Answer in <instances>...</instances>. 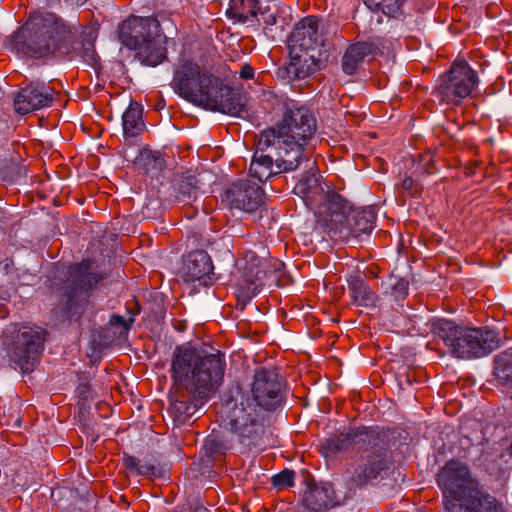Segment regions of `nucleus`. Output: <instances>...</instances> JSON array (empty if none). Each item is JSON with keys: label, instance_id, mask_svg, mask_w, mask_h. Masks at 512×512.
Masks as SVG:
<instances>
[{"label": "nucleus", "instance_id": "nucleus-10", "mask_svg": "<svg viewBox=\"0 0 512 512\" xmlns=\"http://www.w3.org/2000/svg\"><path fill=\"white\" fill-rule=\"evenodd\" d=\"M360 452L363 454L355 462L349 483L355 489L376 486L386 478L392 465L389 430L382 428L378 436Z\"/></svg>", "mask_w": 512, "mask_h": 512}, {"label": "nucleus", "instance_id": "nucleus-7", "mask_svg": "<svg viewBox=\"0 0 512 512\" xmlns=\"http://www.w3.org/2000/svg\"><path fill=\"white\" fill-rule=\"evenodd\" d=\"M429 325L450 356L456 359L482 358L500 346L498 332L489 327H469L447 318H432Z\"/></svg>", "mask_w": 512, "mask_h": 512}, {"label": "nucleus", "instance_id": "nucleus-16", "mask_svg": "<svg viewBox=\"0 0 512 512\" xmlns=\"http://www.w3.org/2000/svg\"><path fill=\"white\" fill-rule=\"evenodd\" d=\"M283 267L284 263L277 259L267 260L254 251H248L239 265L238 284L261 291L266 278L280 272Z\"/></svg>", "mask_w": 512, "mask_h": 512}, {"label": "nucleus", "instance_id": "nucleus-54", "mask_svg": "<svg viewBox=\"0 0 512 512\" xmlns=\"http://www.w3.org/2000/svg\"><path fill=\"white\" fill-rule=\"evenodd\" d=\"M7 168H9L13 171H17V174H19V167L16 164L12 163L10 165H7Z\"/></svg>", "mask_w": 512, "mask_h": 512}, {"label": "nucleus", "instance_id": "nucleus-41", "mask_svg": "<svg viewBox=\"0 0 512 512\" xmlns=\"http://www.w3.org/2000/svg\"><path fill=\"white\" fill-rule=\"evenodd\" d=\"M295 471L291 469H284L276 473L271 478V483L276 489H283L293 487L295 485Z\"/></svg>", "mask_w": 512, "mask_h": 512}, {"label": "nucleus", "instance_id": "nucleus-50", "mask_svg": "<svg viewBox=\"0 0 512 512\" xmlns=\"http://www.w3.org/2000/svg\"><path fill=\"white\" fill-rule=\"evenodd\" d=\"M78 407H79V414L81 417H84L86 414L90 411V402H84L81 400H78Z\"/></svg>", "mask_w": 512, "mask_h": 512}, {"label": "nucleus", "instance_id": "nucleus-21", "mask_svg": "<svg viewBox=\"0 0 512 512\" xmlns=\"http://www.w3.org/2000/svg\"><path fill=\"white\" fill-rule=\"evenodd\" d=\"M456 505H450V512H506L504 503L490 494L481 483H476L471 494Z\"/></svg>", "mask_w": 512, "mask_h": 512}, {"label": "nucleus", "instance_id": "nucleus-13", "mask_svg": "<svg viewBox=\"0 0 512 512\" xmlns=\"http://www.w3.org/2000/svg\"><path fill=\"white\" fill-rule=\"evenodd\" d=\"M478 83V74L468 62L455 60L441 77L435 93L441 101L459 105L463 99L471 95Z\"/></svg>", "mask_w": 512, "mask_h": 512}, {"label": "nucleus", "instance_id": "nucleus-3", "mask_svg": "<svg viewBox=\"0 0 512 512\" xmlns=\"http://www.w3.org/2000/svg\"><path fill=\"white\" fill-rule=\"evenodd\" d=\"M226 372V357L219 350L209 353L190 345H177L173 351L170 376L176 386L203 399L213 397Z\"/></svg>", "mask_w": 512, "mask_h": 512}, {"label": "nucleus", "instance_id": "nucleus-45", "mask_svg": "<svg viewBox=\"0 0 512 512\" xmlns=\"http://www.w3.org/2000/svg\"><path fill=\"white\" fill-rule=\"evenodd\" d=\"M501 460L505 459L506 467L500 468L497 472V479H505L509 475V470L512 469V444L501 454Z\"/></svg>", "mask_w": 512, "mask_h": 512}, {"label": "nucleus", "instance_id": "nucleus-57", "mask_svg": "<svg viewBox=\"0 0 512 512\" xmlns=\"http://www.w3.org/2000/svg\"><path fill=\"white\" fill-rule=\"evenodd\" d=\"M38 196H40V198H45V194L44 193H41V194H37Z\"/></svg>", "mask_w": 512, "mask_h": 512}, {"label": "nucleus", "instance_id": "nucleus-14", "mask_svg": "<svg viewBox=\"0 0 512 512\" xmlns=\"http://www.w3.org/2000/svg\"><path fill=\"white\" fill-rule=\"evenodd\" d=\"M382 427L379 426H354L347 430L331 434L320 440L319 451L324 458H336L339 454L348 452L357 446L361 451L374 437L378 436Z\"/></svg>", "mask_w": 512, "mask_h": 512}, {"label": "nucleus", "instance_id": "nucleus-43", "mask_svg": "<svg viewBox=\"0 0 512 512\" xmlns=\"http://www.w3.org/2000/svg\"><path fill=\"white\" fill-rule=\"evenodd\" d=\"M259 9H257V17L260 16L266 26L276 24V6L270 4L263 5L259 0Z\"/></svg>", "mask_w": 512, "mask_h": 512}, {"label": "nucleus", "instance_id": "nucleus-17", "mask_svg": "<svg viewBox=\"0 0 512 512\" xmlns=\"http://www.w3.org/2000/svg\"><path fill=\"white\" fill-rule=\"evenodd\" d=\"M214 269L212 255L197 249L183 255L178 274L186 283L198 282L201 286H209L219 279Z\"/></svg>", "mask_w": 512, "mask_h": 512}, {"label": "nucleus", "instance_id": "nucleus-6", "mask_svg": "<svg viewBox=\"0 0 512 512\" xmlns=\"http://www.w3.org/2000/svg\"><path fill=\"white\" fill-rule=\"evenodd\" d=\"M70 30L54 14H37L19 28L12 37V47L18 53L44 58L58 53L69 54Z\"/></svg>", "mask_w": 512, "mask_h": 512}, {"label": "nucleus", "instance_id": "nucleus-52", "mask_svg": "<svg viewBox=\"0 0 512 512\" xmlns=\"http://www.w3.org/2000/svg\"><path fill=\"white\" fill-rule=\"evenodd\" d=\"M183 199H181L182 201L185 200V198H188L189 200L193 197V201L194 202H197L198 201V198H197V195L196 194H191V193H188V194H181Z\"/></svg>", "mask_w": 512, "mask_h": 512}, {"label": "nucleus", "instance_id": "nucleus-39", "mask_svg": "<svg viewBox=\"0 0 512 512\" xmlns=\"http://www.w3.org/2000/svg\"><path fill=\"white\" fill-rule=\"evenodd\" d=\"M388 284L389 291L386 290V293L393 297L395 301H400L407 297L409 283L406 279L392 276Z\"/></svg>", "mask_w": 512, "mask_h": 512}, {"label": "nucleus", "instance_id": "nucleus-12", "mask_svg": "<svg viewBox=\"0 0 512 512\" xmlns=\"http://www.w3.org/2000/svg\"><path fill=\"white\" fill-rule=\"evenodd\" d=\"M437 483L443 494L445 512H450V505L462 503L480 481L472 477L467 464L450 460L438 472Z\"/></svg>", "mask_w": 512, "mask_h": 512}, {"label": "nucleus", "instance_id": "nucleus-42", "mask_svg": "<svg viewBox=\"0 0 512 512\" xmlns=\"http://www.w3.org/2000/svg\"><path fill=\"white\" fill-rule=\"evenodd\" d=\"M292 192H325V188L319 184L317 176L310 175L301 180Z\"/></svg>", "mask_w": 512, "mask_h": 512}, {"label": "nucleus", "instance_id": "nucleus-53", "mask_svg": "<svg viewBox=\"0 0 512 512\" xmlns=\"http://www.w3.org/2000/svg\"><path fill=\"white\" fill-rule=\"evenodd\" d=\"M239 191L240 192H244V193H247L249 192V187H248V184L246 182H242L240 183V187H239Z\"/></svg>", "mask_w": 512, "mask_h": 512}, {"label": "nucleus", "instance_id": "nucleus-1", "mask_svg": "<svg viewBox=\"0 0 512 512\" xmlns=\"http://www.w3.org/2000/svg\"><path fill=\"white\" fill-rule=\"evenodd\" d=\"M285 388L275 369L262 367L255 370L251 397L239 387L223 395V425L236 434L242 447L261 449L265 445L264 412L285 404Z\"/></svg>", "mask_w": 512, "mask_h": 512}, {"label": "nucleus", "instance_id": "nucleus-31", "mask_svg": "<svg viewBox=\"0 0 512 512\" xmlns=\"http://www.w3.org/2000/svg\"><path fill=\"white\" fill-rule=\"evenodd\" d=\"M70 53L63 55L72 59L74 57H80L90 67L95 68L99 63V58L95 50L94 41L81 37L72 41V36L69 38Z\"/></svg>", "mask_w": 512, "mask_h": 512}, {"label": "nucleus", "instance_id": "nucleus-2", "mask_svg": "<svg viewBox=\"0 0 512 512\" xmlns=\"http://www.w3.org/2000/svg\"><path fill=\"white\" fill-rule=\"evenodd\" d=\"M171 86L176 94L206 109L232 116L248 115L245 97L222 80L201 72L200 66L191 60H181L174 70Z\"/></svg>", "mask_w": 512, "mask_h": 512}, {"label": "nucleus", "instance_id": "nucleus-51", "mask_svg": "<svg viewBox=\"0 0 512 512\" xmlns=\"http://www.w3.org/2000/svg\"><path fill=\"white\" fill-rule=\"evenodd\" d=\"M402 188L404 190H411L414 188V180L411 177H405L402 181Z\"/></svg>", "mask_w": 512, "mask_h": 512}, {"label": "nucleus", "instance_id": "nucleus-26", "mask_svg": "<svg viewBox=\"0 0 512 512\" xmlns=\"http://www.w3.org/2000/svg\"><path fill=\"white\" fill-rule=\"evenodd\" d=\"M348 292L351 301L356 306L367 309L379 307L380 297L372 290L368 282L358 275H351L347 279Z\"/></svg>", "mask_w": 512, "mask_h": 512}, {"label": "nucleus", "instance_id": "nucleus-9", "mask_svg": "<svg viewBox=\"0 0 512 512\" xmlns=\"http://www.w3.org/2000/svg\"><path fill=\"white\" fill-rule=\"evenodd\" d=\"M289 108L284 111L282 122L277 129H268L263 132H272L274 136L273 145L281 148L291 159L286 160L288 164L293 161L302 162L305 157V147L313 138L316 132V119L311 111L298 103H288Z\"/></svg>", "mask_w": 512, "mask_h": 512}, {"label": "nucleus", "instance_id": "nucleus-34", "mask_svg": "<svg viewBox=\"0 0 512 512\" xmlns=\"http://www.w3.org/2000/svg\"><path fill=\"white\" fill-rule=\"evenodd\" d=\"M406 0H363L364 4L373 12H382L388 17H397L402 14V7Z\"/></svg>", "mask_w": 512, "mask_h": 512}, {"label": "nucleus", "instance_id": "nucleus-5", "mask_svg": "<svg viewBox=\"0 0 512 512\" xmlns=\"http://www.w3.org/2000/svg\"><path fill=\"white\" fill-rule=\"evenodd\" d=\"M108 274L92 259L86 258L68 267V277L58 289V301L52 309L59 322H79L90 298Z\"/></svg>", "mask_w": 512, "mask_h": 512}, {"label": "nucleus", "instance_id": "nucleus-28", "mask_svg": "<svg viewBox=\"0 0 512 512\" xmlns=\"http://www.w3.org/2000/svg\"><path fill=\"white\" fill-rule=\"evenodd\" d=\"M376 50L377 47L371 42L363 41L351 44L342 57L343 71L348 75L354 74L360 63L367 56L374 55Z\"/></svg>", "mask_w": 512, "mask_h": 512}, {"label": "nucleus", "instance_id": "nucleus-25", "mask_svg": "<svg viewBox=\"0 0 512 512\" xmlns=\"http://www.w3.org/2000/svg\"><path fill=\"white\" fill-rule=\"evenodd\" d=\"M318 33V18L316 16H307L300 20L288 40V48L294 51L303 49L316 50Z\"/></svg>", "mask_w": 512, "mask_h": 512}, {"label": "nucleus", "instance_id": "nucleus-15", "mask_svg": "<svg viewBox=\"0 0 512 512\" xmlns=\"http://www.w3.org/2000/svg\"><path fill=\"white\" fill-rule=\"evenodd\" d=\"M44 331L23 328L13 340L9 349L10 361L22 373L32 372L44 349Z\"/></svg>", "mask_w": 512, "mask_h": 512}, {"label": "nucleus", "instance_id": "nucleus-55", "mask_svg": "<svg viewBox=\"0 0 512 512\" xmlns=\"http://www.w3.org/2000/svg\"><path fill=\"white\" fill-rule=\"evenodd\" d=\"M252 192H264V188L256 186V188L251 187Z\"/></svg>", "mask_w": 512, "mask_h": 512}, {"label": "nucleus", "instance_id": "nucleus-27", "mask_svg": "<svg viewBox=\"0 0 512 512\" xmlns=\"http://www.w3.org/2000/svg\"><path fill=\"white\" fill-rule=\"evenodd\" d=\"M267 194H220V205L232 214L235 211L252 213L266 200Z\"/></svg>", "mask_w": 512, "mask_h": 512}, {"label": "nucleus", "instance_id": "nucleus-48", "mask_svg": "<svg viewBox=\"0 0 512 512\" xmlns=\"http://www.w3.org/2000/svg\"><path fill=\"white\" fill-rule=\"evenodd\" d=\"M239 77L242 80H252L255 77V69L249 63H245L240 68Z\"/></svg>", "mask_w": 512, "mask_h": 512}, {"label": "nucleus", "instance_id": "nucleus-47", "mask_svg": "<svg viewBox=\"0 0 512 512\" xmlns=\"http://www.w3.org/2000/svg\"><path fill=\"white\" fill-rule=\"evenodd\" d=\"M133 321L134 319L131 317L128 320H126L121 315L113 314L110 317L109 324L114 327H122L125 331H127L130 329Z\"/></svg>", "mask_w": 512, "mask_h": 512}, {"label": "nucleus", "instance_id": "nucleus-33", "mask_svg": "<svg viewBox=\"0 0 512 512\" xmlns=\"http://www.w3.org/2000/svg\"><path fill=\"white\" fill-rule=\"evenodd\" d=\"M493 373L501 385L512 388V350L496 356Z\"/></svg>", "mask_w": 512, "mask_h": 512}, {"label": "nucleus", "instance_id": "nucleus-37", "mask_svg": "<svg viewBox=\"0 0 512 512\" xmlns=\"http://www.w3.org/2000/svg\"><path fill=\"white\" fill-rule=\"evenodd\" d=\"M140 161L147 173L156 174L165 165V161L159 152L144 151L141 153Z\"/></svg>", "mask_w": 512, "mask_h": 512}, {"label": "nucleus", "instance_id": "nucleus-32", "mask_svg": "<svg viewBox=\"0 0 512 512\" xmlns=\"http://www.w3.org/2000/svg\"><path fill=\"white\" fill-rule=\"evenodd\" d=\"M209 248L212 255L219 262L225 264V271L235 265V256L231 251V240L229 237H217L209 241Z\"/></svg>", "mask_w": 512, "mask_h": 512}, {"label": "nucleus", "instance_id": "nucleus-22", "mask_svg": "<svg viewBox=\"0 0 512 512\" xmlns=\"http://www.w3.org/2000/svg\"><path fill=\"white\" fill-rule=\"evenodd\" d=\"M303 506L310 512H325L339 504L330 482H307L304 491Z\"/></svg>", "mask_w": 512, "mask_h": 512}, {"label": "nucleus", "instance_id": "nucleus-24", "mask_svg": "<svg viewBox=\"0 0 512 512\" xmlns=\"http://www.w3.org/2000/svg\"><path fill=\"white\" fill-rule=\"evenodd\" d=\"M315 52L313 49H289L290 62L285 68L287 76L290 79L302 80L313 75L319 69Z\"/></svg>", "mask_w": 512, "mask_h": 512}, {"label": "nucleus", "instance_id": "nucleus-46", "mask_svg": "<svg viewBox=\"0 0 512 512\" xmlns=\"http://www.w3.org/2000/svg\"><path fill=\"white\" fill-rule=\"evenodd\" d=\"M414 382H417L414 371L400 372L397 374V383L401 389L412 386Z\"/></svg>", "mask_w": 512, "mask_h": 512}, {"label": "nucleus", "instance_id": "nucleus-56", "mask_svg": "<svg viewBox=\"0 0 512 512\" xmlns=\"http://www.w3.org/2000/svg\"><path fill=\"white\" fill-rule=\"evenodd\" d=\"M202 209L204 210L205 214H208V213H209V211H208V210H206V208L204 207V204H203V203H202Z\"/></svg>", "mask_w": 512, "mask_h": 512}, {"label": "nucleus", "instance_id": "nucleus-19", "mask_svg": "<svg viewBox=\"0 0 512 512\" xmlns=\"http://www.w3.org/2000/svg\"><path fill=\"white\" fill-rule=\"evenodd\" d=\"M220 418L222 419V410L220 411ZM220 426L222 427L223 430H213L204 439L203 444L201 446V462L203 467L205 468H212L217 457L225 455L229 450L233 448L235 442H237L240 445L241 453L250 450L242 447L236 434L232 430L225 428L222 420Z\"/></svg>", "mask_w": 512, "mask_h": 512}, {"label": "nucleus", "instance_id": "nucleus-8", "mask_svg": "<svg viewBox=\"0 0 512 512\" xmlns=\"http://www.w3.org/2000/svg\"><path fill=\"white\" fill-rule=\"evenodd\" d=\"M119 40L136 51L135 58L142 65L156 67L167 58V37L155 17H129L119 27Z\"/></svg>", "mask_w": 512, "mask_h": 512}, {"label": "nucleus", "instance_id": "nucleus-49", "mask_svg": "<svg viewBox=\"0 0 512 512\" xmlns=\"http://www.w3.org/2000/svg\"><path fill=\"white\" fill-rule=\"evenodd\" d=\"M189 506L190 512H209L208 509L204 507L198 499H195L193 502H191Z\"/></svg>", "mask_w": 512, "mask_h": 512}, {"label": "nucleus", "instance_id": "nucleus-35", "mask_svg": "<svg viewBox=\"0 0 512 512\" xmlns=\"http://www.w3.org/2000/svg\"><path fill=\"white\" fill-rule=\"evenodd\" d=\"M164 209V201L159 194H144L141 213L144 218H156L161 215Z\"/></svg>", "mask_w": 512, "mask_h": 512}, {"label": "nucleus", "instance_id": "nucleus-29", "mask_svg": "<svg viewBox=\"0 0 512 512\" xmlns=\"http://www.w3.org/2000/svg\"><path fill=\"white\" fill-rule=\"evenodd\" d=\"M258 7L259 0H230L226 16L239 23H246L254 19L259 22L260 19L257 18Z\"/></svg>", "mask_w": 512, "mask_h": 512}, {"label": "nucleus", "instance_id": "nucleus-44", "mask_svg": "<svg viewBox=\"0 0 512 512\" xmlns=\"http://www.w3.org/2000/svg\"><path fill=\"white\" fill-rule=\"evenodd\" d=\"M261 291L255 290L253 288H250L249 286L238 284L237 288V300H238V306L241 307V309H244L246 305L255 297L257 294H259Z\"/></svg>", "mask_w": 512, "mask_h": 512}, {"label": "nucleus", "instance_id": "nucleus-30", "mask_svg": "<svg viewBox=\"0 0 512 512\" xmlns=\"http://www.w3.org/2000/svg\"><path fill=\"white\" fill-rule=\"evenodd\" d=\"M142 114V106L136 101H131L122 115V127L125 137H136L144 130L145 124Z\"/></svg>", "mask_w": 512, "mask_h": 512}, {"label": "nucleus", "instance_id": "nucleus-23", "mask_svg": "<svg viewBox=\"0 0 512 512\" xmlns=\"http://www.w3.org/2000/svg\"><path fill=\"white\" fill-rule=\"evenodd\" d=\"M123 463L129 473L152 479H165L170 470L169 462L155 454L146 455L143 459L128 455L123 458Z\"/></svg>", "mask_w": 512, "mask_h": 512}, {"label": "nucleus", "instance_id": "nucleus-20", "mask_svg": "<svg viewBox=\"0 0 512 512\" xmlns=\"http://www.w3.org/2000/svg\"><path fill=\"white\" fill-rule=\"evenodd\" d=\"M55 91L42 82H31L22 87L15 99V111L21 115L50 107L54 101Z\"/></svg>", "mask_w": 512, "mask_h": 512}, {"label": "nucleus", "instance_id": "nucleus-36", "mask_svg": "<svg viewBox=\"0 0 512 512\" xmlns=\"http://www.w3.org/2000/svg\"><path fill=\"white\" fill-rule=\"evenodd\" d=\"M179 192H190L191 190L202 189L201 174L196 175L193 171H185L177 174L174 179Z\"/></svg>", "mask_w": 512, "mask_h": 512}, {"label": "nucleus", "instance_id": "nucleus-40", "mask_svg": "<svg viewBox=\"0 0 512 512\" xmlns=\"http://www.w3.org/2000/svg\"><path fill=\"white\" fill-rule=\"evenodd\" d=\"M91 378L87 374H81L78 377V385L76 388V393L78 396V400L84 402H91L95 397V392L91 386Z\"/></svg>", "mask_w": 512, "mask_h": 512}, {"label": "nucleus", "instance_id": "nucleus-38", "mask_svg": "<svg viewBox=\"0 0 512 512\" xmlns=\"http://www.w3.org/2000/svg\"><path fill=\"white\" fill-rule=\"evenodd\" d=\"M262 101L268 104L270 109H281L283 108L285 111L288 110V103H297L294 100L289 99L284 95H278L273 90H265L262 93Z\"/></svg>", "mask_w": 512, "mask_h": 512}, {"label": "nucleus", "instance_id": "nucleus-4", "mask_svg": "<svg viewBox=\"0 0 512 512\" xmlns=\"http://www.w3.org/2000/svg\"><path fill=\"white\" fill-rule=\"evenodd\" d=\"M328 233L343 241L369 235L376 220V205L356 206L343 194H302Z\"/></svg>", "mask_w": 512, "mask_h": 512}, {"label": "nucleus", "instance_id": "nucleus-18", "mask_svg": "<svg viewBox=\"0 0 512 512\" xmlns=\"http://www.w3.org/2000/svg\"><path fill=\"white\" fill-rule=\"evenodd\" d=\"M211 397L199 398L196 393L188 392L177 386L176 391L169 397L167 413L172 418L173 430L188 423L195 413L203 407Z\"/></svg>", "mask_w": 512, "mask_h": 512}, {"label": "nucleus", "instance_id": "nucleus-11", "mask_svg": "<svg viewBox=\"0 0 512 512\" xmlns=\"http://www.w3.org/2000/svg\"><path fill=\"white\" fill-rule=\"evenodd\" d=\"M273 140L272 132L260 133L257 148L250 164V176L261 183L274 175L293 171L299 166L295 161L292 164H288L286 160L291 158L281 151V148L275 147Z\"/></svg>", "mask_w": 512, "mask_h": 512}]
</instances>
